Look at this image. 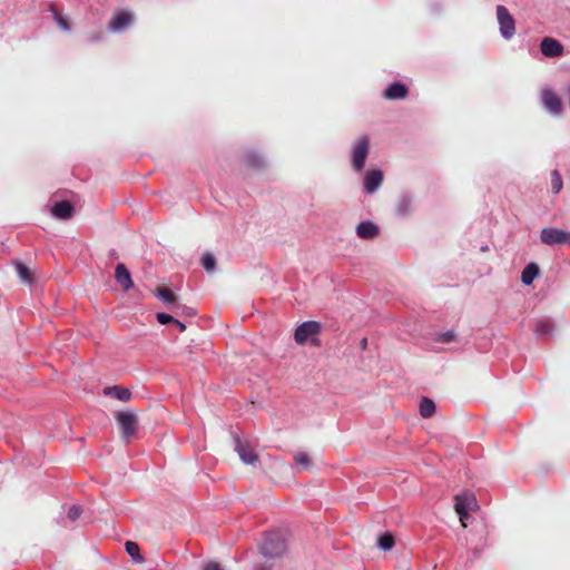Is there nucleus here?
<instances>
[{"instance_id":"4be33fe9","label":"nucleus","mask_w":570,"mask_h":570,"mask_svg":"<svg viewBox=\"0 0 570 570\" xmlns=\"http://www.w3.org/2000/svg\"><path fill=\"white\" fill-rule=\"evenodd\" d=\"M125 549L134 562H137V563L144 562V557L140 554L139 547L136 542L127 541L125 543Z\"/></svg>"},{"instance_id":"bb28decb","label":"nucleus","mask_w":570,"mask_h":570,"mask_svg":"<svg viewBox=\"0 0 570 570\" xmlns=\"http://www.w3.org/2000/svg\"><path fill=\"white\" fill-rule=\"evenodd\" d=\"M553 331V326L547 322H540L537 324L535 332L540 335H549Z\"/></svg>"},{"instance_id":"39448f33","label":"nucleus","mask_w":570,"mask_h":570,"mask_svg":"<svg viewBox=\"0 0 570 570\" xmlns=\"http://www.w3.org/2000/svg\"><path fill=\"white\" fill-rule=\"evenodd\" d=\"M497 17L500 26V33L503 38H511L514 35V19L509 13L505 7L498 6L497 7Z\"/></svg>"},{"instance_id":"20e7f679","label":"nucleus","mask_w":570,"mask_h":570,"mask_svg":"<svg viewBox=\"0 0 570 570\" xmlns=\"http://www.w3.org/2000/svg\"><path fill=\"white\" fill-rule=\"evenodd\" d=\"M235 451L246 465H254L258 462V454L250 448L249 443L239 435L234 436Z\"/></svg>"},{"instance_id":"72a5a7b5","label":"nucleus","mask_w":570,"mask_h":570,"mask_svg":"<svg viewBox=\"0 0 570 570\" xmlns=\"http://www.w3.org/2000/svg\"><path fill=\"white\" fill-rule=\"evenodd\" d=\"M366 347H367V340L366 338H362V341H361V348L362 350H366Z\"/></svg>"},{"instance_id":"9d476101","label":"nucleus","mask_w":570,"mask_h":570,"mask_svg":"<svg viewBox=\"0 0 570 570\" xmlns=\"http://www.w3.org/2000/svg\"><path fill=\"white\" fill-rule=\"evenodd\" d=\"M542 102L544 107L553 115H560L562 111V101L560 97L550 88L542 90Z\"/></svg>"},{"instance_id":"aec40b11","label":"nucleus","mask_w":570,"mask_h":570,"mask_svg":"<svg viewBox=\"0 0 570 570\" xmlns=\"http://www.w3.org/2000/svg\"><path fill=\"white\" fill-rule=\"evenodd\" d=\"M155 296L166 304H174L176 302V295L168 287H158L155 292Z\"/></svg>"},{"instance_id":"5701e85b","label":"nucleus","mask_w":570,"mask_h":570,"mask_svg":"<svg viewBox=\"0 0 570 570\" xmlns=\"http://www.w3.org/2000/svg\"><path fill=\"white\" fill-rule=\"evenodd\" d=\"M16 268H17L19 277L24 283L32 284V282H33L32 275H31V272L29 271V268L27 267V265H24L21 262H17L16 263Z\"/></svg>"},{"instance_id":"9b49d317","label":"nucleus","mask_w":570,"mask_h":570,"mask_svg":"<svg viewBox=\"0 0 570 570\" xmlns=\"http://www.w3.org/2000/svg\"><path fill=\"white\" fill-rule=\"evenodd\" d=\"M540 49L543 56L550 58L559 57L563 52L562 45L558 40L550 37H546L541 40Z\"/></svg>"},{"instance_id":"393cba45","label":"nucleus","mask_w":570,"mask_h":570,"mask_svg":"<svg viewBox=\"0 0 570 570\" xmlns=\"http://www.w3.org/2000/svg\"><path fill=\"white\" fill-rule=\"evenodd\" d=\"M294 460L303 469H309V466H311V459H309L308 454L305 452H297L294 455Z\"/></svg>"},{"instance_id":"7c9ffc66","label":"nucleus","mask_w":570,"mask_h":570,"mask_svg":"<svg viewBox=\"0 0 570 570\" xmlns=\"http://www.w3.org/2000/svg\"><path fill=\"white\" fill-rule=\"evenodd\" d=\"M204 570H224V569L219 563L212 561L204 566Z\"/></svg>"},{"instance_id":"423d86ee","label":"nucleus","mask_w":570,"mask_h":570,"mask_svg":"<svg viewBox=\"0 0 570 570\" xmlns=\"http://www.w3.org/2000/svg\"><path fill=\"white\" fill-rule=\"evenodd\" d=\"M117 421L121 428L122 436L130 439L136 433L137 415L131 411H122L117 414Z\"/></svg>"},{"instance_id":"b1692460","label":"nucleus","mask_w":570,"mask_h":570,"mask_svg":"<svg viewBox=\"0 0 570 570\" xmlns=\"http://www.w3.org/2000/svg\"><path fill=\"white\" fill-rule=\"evenodd\" d=\"M202 264L207 272H213L216 267V261L213 254L206 253L202 257Z\"/></svg>"},{"instance_id":"cd10ccee","label":"nucleus","mask_w":570,"mask_h":570,"mask_svg":"<svg viewBox=\"0 0 570 570\" xmlns=\"http://www.w3.org/2000/svg\"><path fill=\"white\" fill-rule=\"evenodd\" d=\"M53 18H55V20H56L57 24H58L62 30H65V31L70 30V24H69V22H68V21H67L62 16H60L59 13H57V12H56V13L53 14Z\"/></svg>"},{"instance_id":"2f4dec72","label":"nucleus","mask_w":570,"mask_h":570,"mask_svg":"<svg viewBox=\"0 0 570 570\" xmlns=\"http://www.w3.org/2000/svg\"><path fill=\"white\" fill-rule=\"evenodd\" d=\"M441 337L443 341H452L454 338V333L453 332H446V333H443L441 334Z\"/></svg>"},{"instance_id":"6ab92c4d","label":"nucleus","mask_w":570,"mask_h":570,"mask_svg":"<svg viewBox=\"0 0 570 570\" xmlns=\"http://www.w3.org/2000/svg\"><path fill=\"white\" fill-rule=\"evenodd\" d=\"M436 406L433 400L422 397L419 405V411L422 417L429 419L435 413Z\"/></svg>"},{"instance_id":"f3484780","label":"nucleus","mask_w":570,"mask_h":570,"mask_svg":"<svg viewBox=\"0 0 570 570\" xmlns=\"http://www.w3.org/2000/svg\"><path fill=\"white\" fill-rule=\"evenodd\" d=\"M105 395H114L116 399L122 402H128L131 399V391L119 385H112L104 389Z\"/></svg>"},{"instance_id":"c756f323","label":"nucleus","mask_w":570,"mask_h":570,"mask_svg":"<svg viewBox=\"0 0 570 570\" xmlns=\"http://www.w3.org/2000/svg\"><path fill=\"white\" fill-rule=\"evenodd\" d=\"M81 514V509L80 507L78 505H72L70 507V509L68 510V518L71 520V521H76Z\"/></svg>"},{"instance_id":"c9c22d12","label":"nucleus","mask_w":570,"mask_h":570,"mask_svg":"<svg viewBox=\"0 0 570 570\" xmlns=\"http://www.w3.org/2000/svg\"><path fill=\"white\" fill-rule=\"evenodd\" d=\"M271 569H272V566H264L261 568H256V570H271Z\"/></svg>"},{"instance_id":"dca6fc26","label":"nucleus","mask_w":570,"mask_h":570,"mask_svg":"<svg viewBox=\"0 0 570 570\" xmlns=\"http://www.w3.org/2000/svg\"><path fill=\"white\" fill-rule=\"evenodd\" d=\"M356 233L361 238L370 239L379 234V227L372 222H362L357 225Z\"/></svg>"},{"instance_id":"f257e3e1","label":"nucleus","mask_w":570,"mask_h":570,"mask_svg":"<svg viewBox=\"0 0 570 570\" xmlns=\"http://www.w3.org/2000/svg\"><path fill=\"white\" fill-rule=\"evenodd\" d=\"M454 510L458 513L461 524L466 528L465 520L469 517L470 511H478L479 504L476 497L472 492H462L454 498Z\"/></svg>"},{"instance_id":"a878e982","label":"nucleus","mask_w":570,"mask_h":570,"mask_svg":"<svg viewBox=\"0 0 570 570\" xmlns=\"http://www.w3.org/2000/svg\"><path fill=\"white\" fill-rule=\"evenodd\" d=\"M562 189V179L558 170L552 171V190L559 193Z\"/></svg>"},{"instance_id":"f8f14e48","label":"nucleus","mask_w":570,"mask_h":570,"mask_svg":"<svg viewBox=\"0 0 570 570\" xmlns=\"http://www.w3.org/2000/svg\"><path fill=\"white\" fill-rule=\"evenodd\" d=\"M115 279L122 287L125 292L134 288V282L129 269L125 264H118L115 268Z\"/></svg>"},{"instance_id":"0eeeda50","label":"nucleus","mask_w":570,"mask_h":570,"mask_svg":"<svg viewBox=\"0 0 570 570\" xmlns=\"http://www.w3.org/2000/svg\"><path fill=\"white\" fill-rule=\"evenodd\" d=\"M541 240L547 245L556 244H569L570 245V233L557 229V228H544L540 234Z\"/></svg>"},{"instance_id":"473e14b6","label":"nucleus","mask_w":570,"mask_h":570,"mask_svg":"<svg viewBox=\"0 0 570 570\" xmlns=\"http://www.w3.org/2000/svg\"><path fill=\"white\" fill-rule=\"evenodd\" d=\"M175 324L178 326V328L181 331V332H185L186 331V325L184 323H181L180 321L176 320L175 321Z\"/></svg>"},{"instance_id":"1a4fd4ad","label":"nucleus","mask_w":570,"mask_h":570,"mask_svg":"<svg viewBox=\"0 0 570 570\" xmlns=\"http://www.w3.org/2000/svg\"><path fill=\"white\" fill-rule=\"evenodd\" d=\"M370 144L366 137H363L353 149V165L356 170H362L368 154Z\"/></svg>"},{"instance_id":"7ed1b4c3","label":"nucleus","mask_w":570,"mask_h":570,"mask_svg":"<svg viewBox=\"0 0 570 570\" xmlns=\"http://www.w3.org/2000/svg\"><path fill=\"white\" fill-rule=\"evenodd\" d=\"M321 331V325L317 322L308 321L297 326L295 330V341L297 344H304L309 337L315 345H318V340L315 337Z\"/></svg>"},{"instance_id":"2eb2a0df","label":"nucleus","mask_w":570,"mask_h":570,"mask_svg":"<svg viewBox=\"0 0 570 570\" xmlns=\"http://www.w3.org/2000/svg\"><path fill=\"white\" fill-rule=\"evenodd\" d=\"M387 99H403L407 96V88L404 83L395 81L385 89Z\"/></svg>"},{"instance_id":"a211bd4d","label":"nucleus","mask_w":570,"mask_h":570,"mask_svg":"<svg viewBox=\"0 0 570 570\" xmlns=\"http://www.w3.org/2000/svg\"><path fill=\"white\" fill-rule=\"evenodd\" d=\"M539 275V267L535 263H530L525 266L522 272L521 281L524 285L529 286L532 284L534 278Z\"/></svg>"},{"instance_id":"6e6552de","label":"nucleus","mask_w":570,"mask_h":570,"mask_svg":"<svg viewBox=\"0 0 570 570\" xmlns=\"http://www.w3.org/2000/svg\"><path fill=\"white\" fill-rule=\"evenodd\" d=\"M51 215L61 220H68L72 218L76 213L73 204L69 200H60L53 203L49 208Z\"/></svg>"},{"instance_id":"f704fd0d","label":"nucleus","mask_w":570,"mask_h":570,"mask_svg":"<svg viewBox=\"0 0 570 570\" xmlns=\"http://www.w3.org/2000/svg\"><path fill=\"white\" fill-rule=\"evenodd\" d=\"M184 312L187 314V315H194L195 314V311L193 308H188V307H185L184 308Z\"/></svg>"},{"instance_id":"ddd939ff","label":"nucleus","mask_w":570,"mask_h":570,"mask_svg":"<svg viewBox=\"0 0 570 570\" xmlns=\"http://www.w3.org/2000/svg\"><path fill=\"white\" fill-rule=\"evenodd\" d=\"M132 22V16L127 11L117 12L109 21L108 28L111 32H118Z\"/></svg>"},{"instance_id":"4468645a","label":"nucleus","mask_w":570,"mask_h":570,"mask_svg":"<svg viewBox=\"0 0 570 570\" xmlns=\"http://www.w3.org/2000/svg\"><path fill=\"white\" fill-rule=\"evenodd\" d=\"M383 180V173L380 169L371 170L366 174L364 189L367 194H373Z\"/></svg>"},{"instance_id":"f03ea898","label":"nucleus","mask_w":570,"mask_h":570,"mask_svg":"<svg viewBox=\"0 0 570 570\" xmlns=\"http://www.w3.org/2000/svg\"><path fill=\"white\" fill-rule=\"evenodd\" d=\"M287 550V540L284 534L274 533L265 538L261 548L262 554L266 558H277L283 556Z\"/></svg>"},{"instance_id":"412c9836","label":"nucleus","mask_w":570,"mask_h":570,"mask_svg":"<svg viewBox=\"0 0 570 570\" xmlns=\"http://www.w3.org/2000/svg\"><path fill=\"white\" fill-rule=\"evenodd\" d=\"M395 544L394 537L391 532H385L377 538V546L383 551H390Z\"/></svg>"},{"instance_id":"c85d7f7f","label":"nucleus","mask_w":570,"mask_h":570,"mask_svg":"<svg viewBox=\"0 0 570 570\" xmlns=\"http://www.w3.org/2000/svg\"><path fill=\"white\" fill-rule=\"evenodd\" d=\"M156 318L163 325H166L168 323H175L176 321V318L166 313H157Z\"/></svg>"}]
</instances>
